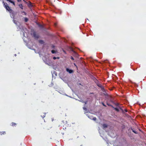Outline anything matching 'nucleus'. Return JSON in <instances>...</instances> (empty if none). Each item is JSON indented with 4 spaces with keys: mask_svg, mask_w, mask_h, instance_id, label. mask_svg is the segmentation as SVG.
<instances>
[{
    "mask_svg": "<svg viewBox=\"0 0 146 146\" xmlns=\"http://www.w3.org/2000/svg\"><path fill=\"white\" fill-rule=\"evenodd\" d=\"M83 109L85 111H87V108L85 107H83Z\"/></svg>",
    "mask_w": 146,
    "mask_h": 146,
    "instance_id": "obj_23",
    "label": "nucleus"
},
{
    "mask_svg": "<svg viewBox=\"0 0 146 146\" xmlns=\"http://www.w3.org/2000/svg\"><path fill=\"white\" fill-rule=\"evenodd\" d=\"M12 12V13H10L12 15V16H13V18H14L15 17V13H15L13 11V12Z\"/></svg>",
    "mask_w": 146,
    "mask_h": 146,
    "instance_id": "obj_7",
    "label": "nucleus"
},
{
    "mask_svg": "<svg viewBox=\"0 0 146 146\" xmlns=\"http://www.w3.org/2000/svg\"><path fill=\"white\" fill-rule=\"evenodd\" d=\"M124 111L125 112H127V109H125Z\"/></svg>",
    "mask_w": 146,
    "mask_h": 146,
    "instance_id": "obj_29",
    "label": "nucleus"
},
{
    "mask_svg": "<svg viewBox=\"0 0 146 146\" xmlns=\"http://www.w3.org/2000/svg\"><path fill=\"white\" fill-rule=\"evenodd\" d=\"M87 102V101H85V102H83V103H85V104H86Z\"/></svg>",
    "mask_w": 146,
    "mask_h": 146,
    "instance_id": "obj_27",
    "label": "nucleus"
},
{
    "mask_svg": "<svg viewBox=\"0 0 146 146\" xmlns=\"http://www.w3.org/2000/svg\"><path fill=\"white\" fill-rule=\"evenodd\" d=\"M119 108L120 109V110L122 111V112L123 113H124V110H123L122 109V108H121V107H119Z\"/></svg>",
    "mask_w": 146,
    "mask_h": 146,
    "instance_id": "obj_15",
    "label": "nucleus"
},
{
    "mask_svg": "<svg viewBox=\"0 0 146 146\" xmlns=\"http://www.w3.org/2000/svg\"><path fill=\"white\" fill-rule=\"evenodd\" d=\"M102 104L104 106L106 107V106L105 105V104H104V103L103 102L102 103Z\"/></svg>",
    "mask_w": 146,
    "mask_h": 146,
    "instance_id": "obj_26",
    "label": "nucleus"
},
{
    "mask_svg": "<svg viewBox=\"0 0 146 146\" xmlns=\"http://www.w3.org/2000/svg\"><path fill=\"white\" fill-rule=\"evenodd\" d=\"M58 58L59 59V58L58 57V58Z\"/></svg>",
    "mask_w": 146,
    "mask_h": 146,
    "instance_id": "obj_32",
    "label": "nucleus"
},
{
    "mask_svg": "<svg viewBox=\"0 0 146 146\" xmlns=\"http://www.w3.org/2000/svg\"><path fill=\"white\" fill-rule=\"evenodd\" d=\"M51 52L52 53L54 54L55 53V51L54 50H52L51 51Z\"/></svg>",
    "mask_w": 146,
    "mask_h": 146,
    "instance_id": "obj_20",
    "label": "nucleus"
},
{
    "mask_svg": "<svg viewBox=\"0 0 146 146\" xmlns=\"http://www.w3.org/2000/svg\"><path fill=\"white\" fill-rule=\"evenodd\" d=\"M22 13H24V15H26V14H27L25 12V11H23V12H22Z\"/></svg>",
    "mask_w": 146,
    "mask_h": 146,
    "instance_id": "obj_25",
    "label": "nucleus"
},
{
    "mask_svg": "<svg viewBox=\"0 0 146 146\" xmlns=\"http://www.w3.org/2000/svg\"><path fill=\"white\" fill-rule=\"evenodd\" d=\"M7 0V1H9V2H10L11 3H12L14 5H15V3H14L13 1H12L11 0Z\"/></svg>",
    "mask_w": 146,
    "mask_h": 146,
    "instance_id": "obj_6",
    "label": "nucleus"
},
{
    "mask_svg": "<svg viewBox=\"0 0 146 146\" xmlns=\"http://www.w3.org/2000/svg\"><path fill=\"white\" fill-rule=\"evenodd\" d=\"M13 21L15 24L16 25H17V21L16 20H13Z\"/></svg>",
    "mask_w": 146,
    "mask_h": 146,
    "instance_id": "obj_17",
    "label": "nucleus"
},
{
    "mask_svg": "<svg viewBox=\"0 0 146 146\" xmlns=\"http://www.w3.org/2000/svg\"><path fill=\"white\" fill-rule=\"evenodd\" d=\"M18 2H20L21 1V0H17Z\"/></svg>",
    "mask_w": 146,
    "mask_h": 146,
    "instance_id": "obj_30",
    "label": "nucleus"
},
{
    "mask_svg": "<svg viewBox=\"0 0 146 146\" xmlns=\"http://www.w3.org/2000/svg\"><path fill=\"white\" fill-rule=\"evenodd\" d=\"M80 146H84L83 145H81Z\"/></svg>",
    "mask_w": 146,
    "mask_h": 146,
    "instance_id": "obj_31",
    "label": "nucleus"
},
{
    "mask_svg": "<svg viewBox=\"0 0 146 146\" xmlns=\"http://www.w3.org/2000/svg\"><path fill=\"white\" fill-rule=\"evenodd\" d=\"M99 87H100L102 89V88H103V86L102 85H101L100 84H98L97 85Z\"/></svg>",
    "mask_w": 146,
    "mask_h": 146,
    "instance_id": "obj_14",
    "label": "nucleus"
},
{
    "mask_svg": "<svg viewBox=\"0 0 146 146\" xmlns=\"http://www.w3.org/2000/svg\"><path fill=\"white\" fill-rule=\"evenodd\" d=\"M132 131L133 132H134V133H136V134L137 133V131H135L134 130H133L132 129Z\"/></svg>",
    "mask_w": 146,
    "mask_h": 146,
    "instance_id": "obj_16",
    "label": "nucleus"
},
{
    "mask_svg": "<svg viewBox=\"0 0 146 146\" xmlns=\"http://www.w3.org/2000/svg\"><path fill=\"white\" fill-rule=\"evenodd\" d=\"M17 125V124L13 122H12V123H11V125L13 126H15V125Z\"/></svg>",
    "mask_w": 146,
    "mask_h": 146,
    "instance_id": "obj_9",
    "label": "nucleus"
},
{
    "mask_svg": "<svg viewBox=\"0 0 146 146\" xmlns=\"http://www.w3.org/2000/svg\"><path fill=\"white\" fill-rule=\"evenodd\" d=\"M114 109H115L117 111L119 112V110L117 108H113Z\"/></svg>",
    "mask_w": 146,
    "mask_h": 146,
    "instance_id": "obj_12",
    "label": "nucleus"
},
{
    "mask_svg": "<svg viewBox=\"0 0 146 146\" xmlns=\"http://www.w3.org/2000/svg\"><path fill=\"white\" fill-rule=\"evenodd\" d=\"M55 146H57V145H56Z\"/></svg>",
    "mask_w": 146,
    "mask_h": 146,
    "instance_id": "obj_33",
    "label": "nucleus"
},
{
    "mask_svg": "<svg viewBox=\"0 0 146 146\" xmlns=\"http://www.w3.org/2000/svg\"><path fill=\"white\" fill-rule=\"evenodd\" d=\"M38 25L39 27L41 28H42V25L39 24H38Z\"/></svg>",
    "mask_w": 146,
    "mask_h": 146,
    "instance_id": "obj_19",
    "label": "nucleus"
},
{
    "mask_svg": "<svg viewBox=\"0 0 146 146\" xmlns=\"http://www.w3.org/2000/svg\"><path fill=\"white\" fill-rule=\"evenodd\" d=\"M70 58L71 59H72V60H74V58H73V57L72 56H71V57H70Z\"/></svg>",
    "mask_w": 146,
    "mask_h": 146,
    "instance_id": "obj_24",
    "label": "nucleus"
},
{
    "mask_svg": "<svg viewBox=\"0 0 146 146\" xmlns=\"http://www.w3.org/2000/svg\"><path fill=\"white\" fill-rule=\"evenodd\" d=\"M39 42L41 44H43L44 42L43 40H39Z\"/></svg>",
    "mask_w": 146,
    "mask_h": 146,
    "instance_id": "obj_10",
    "label": "nucleus"
},
{
    "mask_svg": "<svg viewBox=\"0 0 146 146\" xmlns=\"http://www.w3.org/2000/svg\"><path fill=\"white\" fill-rule=\"evenodd\" d=\"M107 104L109 106H111V107H112V108H114V107L113 106H112V105L108 104V103H107Z\"/></svg>",
    "mask_w": 146,
    "mask_h": 146,
    "instance_id": "obj_13",
    "label": "nucleus"
},
{
    "mask_svg": "<svg viewBox=\"0 0 146 146\" xmlns=\"http://www.w3.org/2000/svg\"><path fill=\"white\" fill-rule=\"evenodd\" d=\"M45 115H46V113H44L43 114V115H41V116L42 117L44 118V117H45Z\"/></svg>",
    "mask_w": 146,
    "mask_h": 146,
    "instance_id": "obj_18",
    "label": "nucleus"
},
{
    "mask_svg": "<svg viewBox=\"0 0 146 146\" xmlns=\"http://www.w3.org/2000/svg\"><path fill=\"white\" fill-rule=\"evenodd\" d=\"M56 58H56V57H53V59H54V60L56 59Z\"/></svg>",
    "mask_w": 146,
    "mask_h": 146,
    "instance_id": "obj_28",
    "label": "nucleus"
},
{
    "mask_svg": "<svg viewBox=\"0 0 146 146\" xmlns=\"http://www.w3.org/2000/svg\"><path fill=\"white\" fill-rule=\"evenodd\" d=\"M103 128L104 129L108 127V125L106 124H103L102 125Z\"/></svg>",
    "mask_w": 146,
    "mask_h": 146,
    "instance_id": "obj_4",
    "label": "nucleus"
},
{
    "mask_svg": "<svg viewBox=\"0 0 146 146\" xmlns=\"http://www.w3.org/2000/svg\"><path fill=\"white\" fill-rule=\"evenodd\" d=\"M19 6L20 7V8L22 9H23V6L21 4H20L19 5Z\"/></svg>",
    "mask_w": 146,
    "mask_h": 146,
    "instance_id": "obj_8",
    "label": "nucleus"
},
{
    "mask_svg": "<svg viewBox=\"0 0 146 146\" xmlns=\"http://www.w3.org/2000/svg\"><path fill=\"white\" fill-rule=\"evenodd\" d=\"M24 20L25 22H27L28 21V19L27 17H25L24 18Z\"/></svg>",
    "mask_w": 146,
    "mask_h": 146,
    "instance_id": "obj_11",
    "label": "nucleus"
},
{
    "mask_svg": "<svg viewBox=\"0 0 146 146\" xmlns=\"http://www.w3.org/2000/svg\"><path fill=\"white\" fill-rule=\"evenodd\" d=\"M6 134V132L5 131H2L0 132V135H5Z\"/></svg>",
    "mask_w": 146,
    "mask_h": 146,
    "instance_id": "obj_5",
    "label": "nucleus"
},
{
    "mask_svg": "<svg viewBox=\"0 0 146 146\" xmlns=\"http://www.w3.org/2000/svg\"><path fill=\"white\" fill-rule=\"evenodd\" d=\"M92 119L94 121H96V118L95 117H94L92 118Z\"/></svg>",
    "mask_w": 146,
    "mask_h": 146,
    "instance_id": "obj_22",
    "label": "nucleus"
},
{
    "mask_svg": "<svg viewBox=\"0 0 146 146\" xmlns=\"http://www.w3.org/2000/svg\"><path fill=\"white\" fill-rule=\"evenodd\" d=\"M3 3H4V6L6 9L10 13H12L13 10L7 4V3H5L4 2H3Z\"/></svg>",
    "mask_w": 146,
    "mask_h": 146,
    "instance_id": "obj_1",
    "label": "nucleus"
},
{
    "mask_svg": "<svg viewBox=\"0 0 146 146\" xmlns=\"http://www.w3.org/2000/svg\"><path fill=\"white\" fill-rule=\"evenodd\" d=\"M24 1H25V0H23Z\"/></svg>",
    "mask_w": 146,
    "mask_h": 146,
    "instance_id": "obj_34",
    "label": "nucleus"
},
{
    "mask_svg": "<svg viewBox=\"0 0 146 146\" xmlns=\"http://www.w3.org/2000/svg\"><path fill=\"white\" fill-rule=\"evenodd\" d=\"M66 71L67 72H69V73L70 74L73 73V71L72 70H70L68 68L66 69Z\"/></svg>",
    "mask_w": 146,
    "mask_h": 146,
    "instance_id": "obj_3",
    "label": "nucleus"
},
{
    "mask_svg": "<svg viewBox=\"0 0 146 146\" xmlns=\"http://www.w3.org/2000/svg\"><path fill=\"white\" fill-rule=\"evenodd\" d=\"M31 34L33 36L35 39H37L39 38L38 35L36 34L35 32H33Z\"/></svg>",
    "mask_w": 146,
    "mask_h": 146,
    "instance_id": "obj_2",
    "label": "nucleus"
},
{
    "mask_svg": "<svg viewBox=\"0 0 146 146\" xmlns=\"http://www.w3.org/2000/svg\"><path fill=\"white\" fill-rule=\"evenodd\" d=\"M115 104L117 106H118L119 105V104L118 103H115Z\"/></svg>",
    "mask_w": 146,
    "mask_h": 146,
    "instance_id": "obj_21",
    "label": "nucleus"
}]
</instances>
